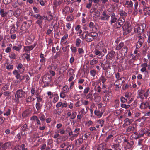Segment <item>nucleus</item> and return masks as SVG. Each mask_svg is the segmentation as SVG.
I'll use <instances>...</instances> for the list:
<instances>
[{
    "mask_svg": "<svg viewBox=\"0 0 150 150\" xmlns=\"http://www.w3.org/2000/svg\"><path fill=\"white\" fill-rule=\"evenodd\" d=\"M115 52L113 50H112L108 53V55L110 58H112L115 57Z\"/></svg>",
    "mask_w": 150,
    "mask_h": 150,
    "instance_id": "43",
    "label": "nucleus"
},
{
    "mask_svg": "<svg viewBox=\"0 0 150 150\" xmlns=\"http://www.w3.org/2000/svg\"><path fill=\"white\" fill-rule=\"evenodd\" d=\"M36 92H37L38 94H40V93L38 91V90H36L35 87L32 88L30 90L31 95L32 96H34L35 94L36 95Z\"/></svg>",
    "mask_w": 150,
    "mask_h": 150,
    "instance_id": "27",
    "label": "nucleus"
},
{
    "mask_svg": "<svg viewBox=\"0 0 150 150\" xmlns=\"http://www.w3.org/2000/svg\"><path fill=\"white\" fill-rule=\"evenodd\" d=\"M11 110L10 109H7L6 110V112L4 113V115H6L7 116H9L11 114Z\"/></svg>",
    "mask_w": 150,
    "mask_h": 150,
    "instance_id": "49",
    "label": "nucleus"
},
{
    "mask_svg": "<svg viewBox=\"0 0 150 150\" xmlns=\"http://www.w3.org/2000/svg\"><path fill=\"white\" fill-rule=\"evenodd\" d=\"M21 13V10L20 9H16L14 13V14L16 17L19 16Z\"/></svg>",
    "mask_w": 150,
    "mask_h": 150,
    "instance_id": "39",
    "label": "nucleus"
},
{
    "mask_svg": "<svg viewBox=\"0 0 150 150\" xmlns=\"http://www.w3.org/2000/svg\"><path fill=\"white\" fill-rule=\"evenodd\" d=\"M25 95V92L22 89L18 90L16 93L15 95V98H24Z\"/></svg>",
    "mask_w": 150,
    "mask_h": 150,
    "instance_id": "5",
    "label": "nucleus"
},
{
    "mask_svg": "<svg viewBox=\"0 0 150 150\" xmlns=\"http://www.w3.org/2000/svg\"><path fill=\"white\" fill-rule=\"evenodd\" d=\"M125 5L127 8H131L133 6V3L131 1L127 0L125 2Z\"/></svg>",
    "mask_w": 150,
    "mask_h": 150,
    "instance_id": "16",
    "label": "nucleus"
},
{
    "mask_svg": "<svg viewBox=\"0 0 150 150\" xmlns=\"http://www.w3.org/2000/svg\"><path fill=\"white\" fill-rule=\"evenodd\" d=\"M22 45L20 44L17 46H14L13 47V49L18 52L20 51L21 49L22 48Z\"/></svg>",
    "mask_w": 150,
    "mask_h": 150,
    "instance_id": "30",
    "label": "nucleus"
},
{
    "mask_svg": "<svg viewBox=\"0 0 150 150\" xmlns=\"http://www.w3.org/2000/svg\"><path fill=\"white\" fill-rule=\"evenodd\" d=\"M62 89V91L60 93V97L61 98H64L67 96L66 93H68L69 92V90L67 85L63 86Z\"/></svg>",
    "mask_w": 150,
    "mask_h": 150,
    "instance_id": "3",
    "label": "nucleus"
},
{
    "mask_svg": "<svg viewBox=\"0 0 150 150\" xmlns=\"http://www.w3.org/2000/svg\"><path fill=\"white\" fill-rule=\"evenodd\" d=\"M75 30L77 32V35H80L82 32L81 28V26L79 25H77L75 28Z\"/></svg>",
    "mask_w": 150,
    "mask_h": 150,
    "instance_id": "15",
    "label": "nucleus"
},
{
    "mask_svg": "<svg viewBox=\"0 0 150 150\" xmlns=\"http://www.w3.org/2000/svg\"><path fill=\"white\" fill-rule=\"evenodd\" d=\"M83 139L82 137H81L78 139L75 140V144L76 146H78L81 145L83 142Z\"/></svg>",
    "mask_w": 150,
    "mask_h": 150,
    "instance_id": "19",
    "label": "nucleus"
},
{
    "mask_svg": "<svg viewBox=\"0 0 150 150\" xmlns=\"http://www.w3.org/2000/svg\"><path fill=\"white\" fill-rule=\"evenodd\" d=\"M62 79L60 77H59L55 81V84L57 86H58L61 82Z\"/></svg>",
    "mask_w": 150,
    "mask_h": 150,
    "instance_id": "53",
    "label": "nucleus"
},
{
    "mask_svg": "<svg viewBox=\"0 0 150 150\" xmlns=\"http://www.w3.org/2000/svg\"><path fill=\"white\" fill-rule=\"evenodd\" d=\"M68 71L69 76L75 75V74H74V71L72 69L70 68Z\"/></svg>",
    "mask_w": 150,
    "mask_h": 150,
    "instance_id": "48",
    "label": "nucleus"
},
{
    "mask_svg": "<svg viewBox=\"0 0 150 150\" xmlns=\"http://www.w3.org/2000/svg\"><path fill=\"white\" fill-rule=\"evenodd\" d=\"M123 111V109L121 108L116 110L114 112L115 114L116 115H118L121 113Z\"/></svg>",
    "mask_w": 150,
    "mask_h": 150,
    "instance_id": "40",
    "label": "nucleus"
},
{
    "mask_svg": "<svg viewBox=\"0 0 150 150\" xmlns=\"http://www.w3.org/2000/svg\"><path fill=\"white\" fill-rule=\"evenodd\" d=\"M98 62V61L95 59H94L90 61V64L91 65H93L96 64Z\"/></svg>",
    "mask_w": 150,
    "mask_h": 150,
    "instance_id": "52",
    "label": "nucleus"
},
{
    "mask_svg": "<svg viewBox=\"0 0 150 150\" xmlns=\"http://www.w3.org/2000/svg\"><path fill=\"white\" fill-rule=\"evenodd\" d=\"M144 38H140L137 44H138L139 46L141 47L144 42Z\"/></svg>",
    "mask_w": 150,
    "mask_h": 150,
    "instance_id": "50",
    "label": "nucleus"
},
{
    "mask_svg": "<svg viewBox=\"0 0 150 150\" xmlns=\"http://www.w3.org/2000/svg\"><path fill=\"white\" fill-rule=\"evenodd\" d=\"M67 69V66L66 65L62 66L60 69V70L62 71L63 72H64L66 71Z\"/></svg>",
    "mask_w": 150,
    "mask_h": 150,
    "instance_id": "57",
    "label": "nucleus"
},
{
    "mask_svg": "<svg viewBox=\"0 0 150 150\" xmlns=\"http://www.w3.org/2000/svg\"><path fill=\"white\" fill-rule=\"evenodd\" d=\"M147 27L145 23L137 24L134 29V31L137 32L139 33L144 34V32L146 30Z\"/></svg>",
    "mask_w": 150,
    "mask_h": 150,
    "instance_id": "1",
    "label": "nucleus"
},
{
    "mask_svg": "<svg viewBox=\"0 0 150 150\" xmlns=\"http://www.w3.org/2000/svg\"><path fill=\"white\" fill-rule=\"evenodd\" d=\"M128 50V48L126 46L124 47L122 49V52L124 53V55L127 54Z\"/></svg>",
    "mask_w": 150,
    "mask_h": 150,
    "instance_id": "55",
    "label": "nucleus"
},
{
    "mask_svg": "<svg viewBox=\"0 0 150 150\" xmlns=\"http://www.w3.org/2000/svg\"><path fill=\"white\" fill-rule=\"evenodd\" d=\"M95 49L102 51H103V49H106L104 47L103 45V44L101 45V43H100L97 45Z\"/></svg>",
    "mask_w": 150,
    "mask_h": 150,
    "instance_id": "20",
    "label": "nucleus"
},
{
    "mask_svg": "<svg viewBox=\"0 0 150 150\" xmlns=\"http://www.w3.org/2000/svg\"><path fill=\"white\" fill-rule=\"evenodd\" d=\"M146 3L145 1H141L139 3L140 6H142L143 8L146 6Z\"/></svg>",
    "mask_w": 150,
    "mask_h": 150,
    "instance_id": "63",
    "label": "nucleus"
},
{
    "mask_svg": "<svg viewBox=\"0 0 150 150\" xmlns=\"http://www.w3.org/2000/svg\"><path fill=\"white\" fill-rule=\"evenodd\" d=\"M143 11L146 12H150V8L146 5L143 8Z\"/></svg>",
    "mask_w": 150,
    "mask_h": 150,
    "instance_id": "61",
    "label": "nucleus"
},
{
    "mask_svg": "<svg viewBox=\"0 0 150 150\" xmlns=\"http://www.w3.org/2000/svg\"><path fill=\"white\" fill-rule=\"evenodd\" d=\"M137 125L135 124H133L131 126H129L126 129V132H134L137 131Z\"/></svg>",
    "mask_w": 150,
    "mask_h": 150,
    "instance_id": "6",
    "label": "nucleus"
},
{
    "mask_svg": "<svg viewBox=\"0 0 150 150\" xmlns=\"http://www.w3.org/2000/svg\"><path fill=\"white\" fill-rule=\"evenodd\" d=\"M94 113L96 115L98 116L99 118L102 116L103 114V113L100 112V111L96 110L94 111Z\"/></svg>",
    "mask_w": 150,
    "mask_h": 150,
    "instance_id": "41",
    "label": "nucleus"
},
{
    "mask_svg": "<svg viewBox=\"0 0 150 150\" xmlns=\"http://www.w3.org/2000/svg\"><path fill=\"white\" fill-rule=\"evenodd\" d=\"M124 45V43L120 42L116 47L115 49L117 50H119L123 47Z\"/></svg>",
    "mask_w": 150,
    "mask_h": 150,
    "instance_id": "36",
    "label": "nucleus"
},
{
    "mask_svg": "<svg viewBox=\"0 0 150 150\" xmlns=\"http://www.w3.org/2000/svg\"><path fill=\"white\" fill-rule=\"evenodd\" d=\"M20 129L21 130L23 131H27L28 129L27 125L25 123L22 126H20Z\"/></svg>",
    "mask_w": 150,
    "mask_h": 150,
    "instance_id": "18",
    "label": "nucleus"
},
{
    "mask_svg": "<svg viewBox=\"0 0 150 150\" xmlns=\"http://www.w3.org/2000/svg\"><path fill=\"white\" fill-rule=\"evenodd\" d=\"M119 14L121 16H127V13L125 11L120 10L119 11Z\"/></svg>",
    "mask_w": 150,
    "mask_h": 150,
    "instance_id": "51",
    "label": "nucleus"
},
{
    "mask_svg": "<svg viewBox=\"0 0 150 150\" xmlns=\"http://www.w3.org/2000/svg\"><path fill=\"white\" fill-rule=\"evenodd\" d=\"M110 17V14L107 11L104 10L102 12L101 16L98 19L101 21H108Z\"/></svg>",
    "mask_w": 150,
    "mask_h": 150,
    "instance_id": "2",
    "label": "nucleus"
},
{
    "mask_svg": "<svg viewBox=\"0 0 150 150\" xmlns=\"http://www.w3.org/2000/svg\"><path fill=\"white\" fill-rule=\"evenodd\" d=\"M80 128H79L77 127L75 128L74 131V132L75 134L74 133V136L77 137L80 132Z\"/></svg>",
    "mask_w": 150,
    "mask_h": 150,
    "instance_id": "33",
    "label": "nucleus"
},
{
    "mask_svg": "<svg viewBox=\"0 0 150 150\" xmlns=\"http://www.w3.org/2000/svg\"><path fill=\"white\" fill-rule=\"evenodd\" d=\"M117 20V19L116 17L111 18L110 21V24L111 25L113 23H115L116 22Z\"/></svg>",
    "mask_w": 150,
    "mask_h": 150,
    "instance_id": "62",
    "label": "nucleus"
},
{
    "mask_svg": "<svg viewBox=\"0 0 150 150\" xmlns=\"http://www.w3.org/2000/svg\"><path fill=\"white\" fill-rule=\"evenodd\" d=\"M55 114L57 115H60L62 112L63 110L61 109L58 108L55 110Z\"/></svg>",
    "mask_w": 150,
    "mask_h": 150,
    "instance_id": "54",
    "label": "nucleus"
},
{
    "mask_svg": "<svg viewBox=\"0 0 150 150\" xmlns=\"http://www.w3.org/2000/svg\"><path fill=\"white\" fill-rule=\"evenodd\" d=\"M29 27L28 23L25 22H24L22 25L21 29L23 31H25L28 29Z\"/></svg>",
    "mask_w": 150,
    "mask_h": 150,
    "instance_id": "14",
    "label": "nucleus"
},
{
    "mask_svg": "<svg viewBox=\"0 0 150 150\" xmlns=\"http://www.w3.org/2000/svg\"><path fill=\"white\" fill-rule=\"evenodd\" d=\"M145 133V131L143 129L139 130V134L138 135V137L140 138L143 136Z\"/></svg>",
    "mask_w": 150,
    "mask_h": 150,
    "instance_id": "37",
    "label": "nucleus"
},
{
    "mask_svg": "<svg viewBox=\"0 0 150 150\" xmlns=\"http://www.w3.org/2000/svg\"><path fill=\"white\" fill-rule=\"evenodd\" d=\"M125 18L122 17V18H120L118 20L117 23L118 24V28L121 27L125 21Z\"/></svg>",
    "mask_w": 150,
    "mask_h": 150,
    "instance_id": "11",
    "label": "nucleus"
},
{
    "mask_svg": "<svg viewBox=\"0 0 150 150\" xmlns=\"http://www.w3.org/2000/svg\"><path fill=\"white\" fill-rule=\"evenodd\" d=\"M107 52L106 49H103V51L95 49L93 53L96 56H98L99 58H101L104 56Z\"/></svg>",
    "mask_w": 150,
    "mask_h": 150,
    "instance_id": "4",
    "label": "nucleus"
},
{
    "mask_svg": "<svg viewBox=\"0 0 150 150\" xmlns=\"http://www.w3.org/2000/svg\"><path fill=\"white\" fill-rule=\"evenodd\" d=\"M120 106L121 107L127 109L129 108L130 106L129 105H126L124 103H121Z\"/></svg>",
    "mask_w": 150,
    "mask_h": 150,
    "instance_id": "46",
    "label": "nucleus"
},
{
    "mask_svg": "<svg viewBox=\"0 0 150 150\" xmlns=\"http://www.w3.org/2000/svg\"><path fill=\"white\" fill-rule=\"evenodd\" d=\"M43 103L36 102L35 107L37 110H39L41 109L43 105Z\"/></svg>",
    "mask_w": 150,
    "mask_h": 150,
    "instance_id": "26",
    "label": "nucleus"
},
{
    "mask_svg": "<svg viewBox=\"0 0 150 150\" xmlns=\"http://www.w3.org/2000/svg\"><path fill=\"white\" fill-rule=\"evenodd\" d=\"M133 120L130 119H129L128 118H126L124 120L125 124L127 125H130L132 122Z\"/></svg>",
    "mask_w": 150,
    "mask_h": 150,
    "instance_id": "28",
    "label": "nucleus"
},
{
    "mask_svg": "<svg viewBox=\"0 0 150 150\" xmlns=\"http://www.w3.org/2000/svg\"><path fill=\"white\" fill-rule=\"evenodd\" d=\"M113 106L115 108H118L120 104V101L119 100L117 99L115 100L113 103Z\"/></svg>",
    "mask_w": 150,
    "mask_h": 150,
    "instance_id": "25",
    "label": "nucleus"
},
{
    "mask_svg": "<svg viewBox=\"0 0 150 150\" xmlns=\"http://www.w3.org/2000/svg\"><path fill=\"white\" fill-rule=\"evenodd\" d=\"M13 67V65L11 64L7 63L6 66V69L8 70H12Z\"/></svg>",
    "mask_w": 150,
    "mask_h": 150,
    "instance_id": "44",
    "label": "nucleus"
},
{
    "mask_svg": "<svg viewBox=\"0 0 150 150\" xmlns=\"http://www.w3.org/2000/svg\"><path fill=\"white\" fill-rule=\"evenodd\" d=\"M30 113V111L29 109H27L23 111L22 114V117H28Z\"/></svg>",
    "mask_w": 150,
    "mask_h": 150,
    "instance_id": "17",
    "label": "nucleus"
},
{
    "mask_svg": "<svg viewBox=\"0 0 150 150\" xmlns=\"http://www.w3.org/2000/svg\"><path fill=\"white\" fill-rule=\"evenodd\" d=\"M90 74L91 76L94 77L96 74V71L94 70H91L90 71Z\"/></svg>",
    "mask_w": 150,
    "mask_h": 150,
    "instance_id": "59",
    "label": "nucleus"
},
{
    "mask_svg": "<svg viewBox=\"0 0 150 150\" xmlns=\"http://www.w3.org/2000/svg\"><path fill=\"white\" fill-rule=\"evenodd\" d=\"M40 56V62L44 63V64L45 62H46L47 60V59L45 57V55L41 53Z\"/></svg>",
    "mask_w": 150,
    "mask_h": 150,
    "instance_id": "21",
    "label": "nucleus"
},
{
    "mask_svg": "<svg viewBox=\"0 0 150 150\" xmlns=\"http://www.w3.org/2000/svg\"><path fill=\"white\" fill-rule=\"evenodd\" d=\"M35 46L36 45L34 44L33 45L24 46V50L27 52L26 53H30V51L32 50L35 47Z\"/></svg>",
    "mask_w": 150,
    "mask_h": 150,
    "instance_id": "7",
    "label": "nucleus"
},
{
    "mask_svg": "<svg viewBox=\"0 0 150 150\" xmlns=\"http://www.w3.org/2000/svg\"><path fill=\"white\" fill-rule=\"evenodd\" d=\"M119 145L115 144L111 146V147L114 149V150H120L121 149L119 147Z\"/></svg>",
    "mask_w": 150,
    "mask_h": 150,
    "instance_id": "35",
    "label": "nucleus"
},
{
    "mask_svg": "<svg viewBox=\"0 0 150 150\" xmlns=\"http://www.w3.org/2000/svg\"><path fill=\"white\" fill-rule=\"evenodd\" d=\"M34 96L32 95L29 96L25 99V101L27 103L31 102L35 100V98H33Z\"/></svg>",
    "mask_w": 150,
    "mask_h": 150,
    "instance_id": "22",
    "label": "nucleus"
},
{
    "mask_svg": "<svg viewBox=\"0 0 150 150\" xmlns=\"http://www.w3.org/2000/svg\"><path fill=\"white\" fill-rule=\"evenodd\" d=\"M129 24L127 23H126L123 27V28L129 32L131 31V29L129 28Z\"/></svg>",
    "mask_w": 150,
    "mask_h": 150,
    "instance_id": "24",
    "label": "nucleus"
},
{
    "mask_svg": "<svg viewBox=\"0 0 150 150\" xmlns=\"http://www.w3.org/2000/svg\"><path fill=\"white\" fill-rule=\"evenodd\" d=\"M82 105V101L80 102V101H78L75 104V106L76 107H80Z\"/></svg>",
    "mask_w": 150,
    "mask_h": 150,
    "instance_id": "64",
    "label": "nucleus"
},
{
    "mask_svg": "<svg viewBox=\"0 0 150 150\" xmlns=\"http://www.w3.org/2000/svg\"><path fill=\"white\" fill-rule=\"evenodd\" d=\"M17 68L20 73H23L24 71L25 68L23 67L22 64L21 63H19L17 66Z\"/></svg>",
    "mask_w": 150,
    "mask_h": 150,
    "instance_id": "9",
    "label": "nucleus"
},
{
    "mask_svg": "<svg viewBox=\"0 0 150 150\" xmlns=\"http://www.w3.org/2000/svg\"><path fill=\"white\" fill-rule=\"evenodd\" d=\"M39 94H38L37 92H36V98L37 100L36 102L43 103V101L42 99V96H41V95H39Z\"/></svg>",
    "mask_w": 150,
    "mask_h": 150,
    "instance_id": "12",
    "label": "nucleus"
},
{
    "mask_svg": "<svg viewBox=\"0 0 150 150\" xmlns=\"http://www.w3.org/2000/svg\"><path fill=\"white\" fill-rule=\"evenodd\" d=\"M106 79L105 77L103 75L101 76V77L100 78V81H101L103 84H104L105 82L106 81Z\"/></svg>",
    "mask_w": 150,
    "mask_h": 150,
    "instance_id": "45",
    "label": "nucleus"
},
{
    "mask_svg": "<svg viewBox=\"0 0 150 150\" xmlns=\"http://www.w3.org/2000/svg\"><path fill=\"white\" fill-rule=\"evenodd\" d=\"M52 79V78L51 76L48 77L47 76L45 77H44L43 78V81L45 82H50L51 81Z\"/></svg>",
    "mask_w": 150,
    "mask_h": 150,
    "instance_id": "29",
    "label": "nucleus"
},
{
    "mask_svg": "<svg viewBox=\"0 0 150 150\" xmlns=\"http://www.w3.org/2000/svg\"><path fill=\"white\" fill-rule=\"evenodd\" d=\"M57 68V65L52 62L47 67L48 70H56Z\"/></svg>",
    "mask_w": 150,
    "mask_h": 150,
    "instance_id": "13",
    "label": "nucleus"
},
{
    "mask_svg": "<svg viewBox=\"0 0 150 150\" xmlns=\"http://www.w3.org/2000/svg\"><path fill=\"white\" fill-rule=\"evenodd\" d=\"M16 31V28L14 25L12 24L11 26V28L10 29V33H13Z\"/></svg>",
    "mask_w": 150,
    "mask_h": 150,
    "instance_id": "56",
    "label": "nucleus"
},
{
    "mask_svg": "<svg viewBox=\"0 0 150 150\" xmlns=\"http://www.w3.org/2000/svg\"><path fill=\"white\" fill-rule=\"evenodd\" d=\"M120 101L123 103H125L127 101V99L123 96H121L120 98Z\"/></svg>",
    "mask_w": 150,
    "mask_h": 150,
    "instance_id": "58",
    "label": "nucleus"
},
{
    "mask_svg": "<svg viewBox=\"0 0 150 150\" xmlns=\"http://www.w3.org/2000/svg\"><path fill=\"white\" fill-rule=\"evenodd\" d=\"M34 17L36 19H38V20H42V16L40 14H35L34 15Z\"/></svg>",
    "mask_w": 150,
    "mask_h": 150,
    "instance_id": "60",
    "label": "nucleus"
},
{
    "mask_svg": "<svg viewBox=\"0 0 150 150\" xmlns=\"http://www.w3.org/2000/svg\"><path fill=\"white\" fill-rule=\"evenodd\" d=\"M93 96L92 92H91L86 96V99H90L91 100H92L93 99Z\"/></svg>",
    "mask_w": 150,
    "mask_h": 150,
    "instance_id": "34",
    "label": "nucleus"
},
{
    "mask_svg": "<svg viewBox=\"0 0 150 150\" xmlns=\"http://www.w3.org/2000/svg\"><path fill=\"white\" fill-rule=\"evenodd\" d=\"M54 97V100L53 101V102L54 103H56L57 102L59 98V97L58 94L57 93L54 94L53 96Z\"/></svg>",
    "mask_w": 150,
    "mask_h": 150,
    "instance_id": "38",
    "label": "nucleus"
},
{
    "mask_svg": "<svg viewBox=\"0 0 150 150\" xmlns=\"http://www.w3.org/2000/svg\"><path fill=\"white\" fill-rule=\"evenodd\" d=\"M134 142L132 141L127 142L125 147V149H127L131 148Z\"/></svg>",
    "mask_w": 150,
    "mask_h": 150,
    "instance_id": "23",
    "label": "nucleus"
},
{
    "mask_svg": "<svg viewBox=\"0 0 150 150\" xmlns=\"http://www.w3.org/2000/svg\"><path fill=\"white\" fill-rule=\"evenodd\" d=\"M101 88L99 85L95 86L94 87V89L95 91H97L98 93H100L101 91Z\"/></svg>",
    "mask_w": 150,
    "mask_h": 150,
    "instance_id": "47",
    "label": "nucleus"
},
{
    "mask_svg": "<svg viewBox=\"0 0 150 150\" xmlns=\"http://www.w3.org/2000/svg\"><path fill=\"white\" fill-rule=\"evenodd\" d=\"M11 144V142H8L3 144L2 143V149L1 150H6L10 146Z\"/></svg>",
    "mask_w": 150,
    "mask_h": 150,
    "instance_id": "10",
    "label": "nucleus"
},
{
    "mask_svg": "<svg viewBox=\"0 0 150 150\" xmlns=\"http://www.w3.org/2000/svg\"><path fill=\"white\" fill-rule=\"evenodd\" d=\"M89 27L90 29H91L92 31H93V29L95 28L96 29H97V28L95 27V25H94V23L92 22H90L89 23Z\"/></svg>",
    "mask_w": 150,
    "mask_h": 150,
    "instance_id": "32",
    "label": "nucleus"
},
{
    "mask_svg": "<svg viewBox=\"0 0 150 150\" xmlns=\"http://www.w3.org/2000/svg\"><path fill=\"white\" fill-rule=\"evenodd\" d=\"M8 12L5 11L4 9H2L0 11V14L1 16L3 17L6 16L8 14Z\"/></svg>",
    "mask_w": 150,
    "mask_h": 150,
    "instance_id": "31",
    "label": "nucleus"
},
{
    "mask_svg": "<svg viewBox=\"0 0 150 150\" xmlns=\"http://www.w3.org/2000/svg\"><path fill=\"white\" fill-rule=\"evenodd\" d=\"M149 103L148 102H142L140 106V108L141 109H145L148 108Z\"/></svg>",
    "mask_w": 150,
    "mask_h": 150,
    "instance_id": "8",
    "label": "nucleus"
},
{
    "mask_svg": "<svg viewBox=\"0 0 150 150\" xmlns=\"http://www.w3.org/2000/svg\"><path fill=\"white\" fill-rule=\"evenodd\" d=\"M9 57L12 59H15L16 58V55L13 52H12L10 54Z\"/></svg>",
    "mask_w": 150,
    "mask_h": 150,
    "instance_id": "42",
    "label": "nucleus"
}]
</instances>
